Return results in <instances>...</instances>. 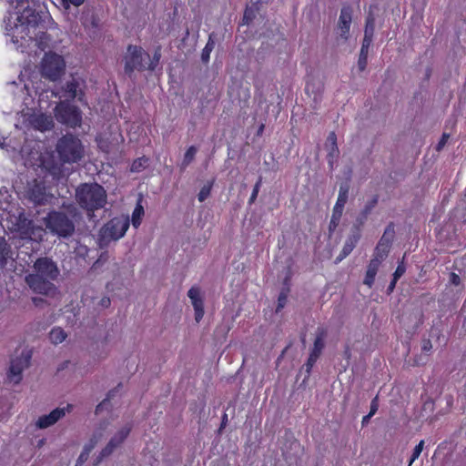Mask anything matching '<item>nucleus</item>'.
Masks as SVG:
<instances>
[{
	"instance_id": "c756f323",
	"label": "nucleus",
	"mask_w": 466,
	"mask_h": 466,
	"mask_svg": "<svg viewBox=\"0 0 466 466\" xmlns=\"http://www.w3.org/2000/svg\"><path fill=\"white\" fill-rule=\"evenodd\" d=\"M361 237L360 229L359 227H352L350 230V234L349 235L345 244H348L353 248L356 247V244L360 240Z\"/></svg>"
},
{
	"instance_id": "9b49d317",
	"label": "nucleus",
	"mask_w": 466,
	"mask_h": 466,
	"mask_svg": "<svg viewBox=\"0 0 466 466\" xmlns=\"http://www.w3.org/2000/svg\"><path fill=\"white\" fill-rule=\"evenodd\" d=\"M145 58L150 59L147 53H145L142 47L129 45L127 53L125 56V73L131 76L135 70L144 71L147 66L144 64Z\"/></svg>"
},
{
	"instance_id": "393cba45",
	"label": "nucleus",
	"mask_w": 466,
	"mask_h": 466,
	"mask_svg": "<svg viewBox=\"0 0 466 466\" xmlns=\"http://www.w3.org/2000/svg\"><path fill=\"white\" fill-rule=\"evenodd\" d=\"M215 47V39H214V33L210 34L208 36V43L206 44L205 47L202 50L201 53V61L203 64H208L209 62L210 53L213 51Z\"/></svg>"
},
{
	"instance_id": "f704fd0d",
	"label": "nucleus",
	"mask_w": 466,
	"mask_h": 466,
	"mask_svg": "<svg viewBox=\"0 0 466 466\" xmlns=\"http://www.w3.org/2000/svg\"><path fill=\"white\" fill-rule=\"evenodd\" d=\"M213 186V181H208L206 185L202 187L200 189L198 198L199 202H204L210 195L211 188Z\"/></svg>"
},
{
	"instance_id": "680f3d73",
	"label": "nucleus",
	"mask_w": 466,
	"mask_h": 466,
	"mask_svg": "<svg viewBox=\"0 0 466 466\" xmlns=\"http://www.w3.org/2000/svg\"><path fill=\"white\" fill-rule=\"evenodd\" d=\"M386 257L387 256L381 255V253H379L378 251L374 250V254H373V258L372 259H377L378 260V265L380 266V263L383 261V259Z\"/></svg>"
},
{
	"instance_id": "39448f33",
	"label": "nucleus",
	"mask_w": 466,
	"mask_h": 466,
	"mask_svg": "<svg viewBox=\"0 0 466 466\" xmlns=\"http://www.w3.org/2000/svg\"><path fill=\"white\" fill-rule=\"evenodd\" d=\"M75 197L79 207L86 211L91 227L95 228L98 220L94 212L106 204V189L96 182L82 183L76 187Z\"/></svg>"
},
{
	"instance_id": "49530a36",
	"label": "nucleus",
	"mask_w": 466,
	"mask_h": 466,
	"mask_svg": "<svg viewBox=\"0 0 466 466\" xmlns=\"http://www.w3.org/2000/svg\"><path fill=\"white\" fill-rule=\"evenodd\" d=\"M90 452L91 451L84 448L76 460V466H82L88 460Z\"/></svg>"
},
{
	"instance_id": "79ce46f5",
	"label": "nucleus",
	"mask_w": 466,
	"mask_h": 466,
	"mask_svg": "<svg viewBox=\"0 0 466 466\" xmlns=\"http://www.w3.org/2000/svg\"><path fill=\"white\" fill-rule=\"evenodd\" d=\"M450 137L451 135L449 133H442L441 138L439 139L437 145L435 146V151L441 152L447 145V142L449 141Z\"/></svg>"
},
{
	"instance_id": "6e6d98bb",
	"label": "nucleus",
	"mask_w": 466,
	"mask_h": 466,
	"mask_svg": "<svg viewBox=\"0 0 466 466\" xmlns=\"http://www.w3.org/2000/svg\"><path fill=\"white\" fill-rule=\"evenodd\" d=\"M450 282L454 286H459L461 284L460 276L456 272H451L450 274Z\"/></svg>"
},
{
	"instance_id": "338daca9",
	"label": "nucleus",
	"mask_w": 466,
	"mask_h": 466,
	"mask_svg": "<svg viewBox=\"0 0 466 466\" xmlns=\"http://www.w3.org/2000/svg\"><path fill=\"white\" fill-rule=\"evenodd\" d=\"M371 417H372L371 414H368V415L363 417L362 421H361V424H362L363 427L366 426L369 423V421H370Z\"/></svg>"
},
{
	"instance_id": "f03ea898",
	"label": "nucleus",
	"mask_w": 466,
	"mask_h": 466,
	"mask_svg": "<svg viewBox=\"0 0 466 466\" xmlns=\"http://www.w3.org/2000/svg\"><path fill=\"white\" fill-rule=\"evenodd\" d=\"M83 213L74 204L63 206V209H53L44 218L46 228L59 239L68 240L76 232L88 235L94 229L83 221Z\"/></svg>"
},
{
	"instance_id": "f8f14e48",
	"label": "nucleus",
	"mask_w": 466,
	"mask_h": 466,
	"mask_svg": "<svg viewBox=\"0 0 466 466\" xmlns=\"http://www.w3.org/2000/svg\"><path fill=\"white\" fill-rule=\"evenodd\" d=\"M352 14L353 8L350 5H346L342 6L337 25V34L339 35L337 38L338 44H339L340 40H342L343 43L347 42L350 37Z\"/></svg>"
},
{
	"instance_id": "774afa93",
	"label": "nucleus",
	"mask_w": 466,
	"mask_h": 466,
	"mask_svg": "<svg viewBox=\"0 0 466 466\" xmlns=\"http://www.w3.org/2000/svg\"><path fill=\"white\" fill-rule=\"evenodd\" d=\"M101 305L103 307L107 308L110 305V299L108 298H104L101 299Z\"/></svg>"
},
{
	"instance_id": "1a4fd4ad",
	"label": "nucleus",
	"mask_w": 466,
	"mask_h": 466,
	"mask_svg": "<svg viewBox=\"0 0 466 466\" xmlns=\"http://www.w3.org/2000/svg\"><path fill=\"white\" fill-rule=\"evenodd\" d=\"M55 116L58 122L69 127H79L82 122L81 110L67 102H59L55 109Z\"/></svg>"
},
{
	"instance_id": "6ab92c4d",
	"label": "nucleus",
	"mask_w": 466,
	"mask_h": 466,
	"mask_svg": "<svg viewBox=\"0 0 466 466\" xmlns=\"http://www.w3.org/2000/svg\"><path fill=\"white\" fill-rule=\"evenodd\" d=\"M65 92L67 97L71 99L78 98L79 101L83 100L84 93L80 88V84L74 78L71 81L66 82Z\"/></svg>"
},
{
	"instance_id": "2f4dec72",
	"label": "nucleus",
	"mask_w": 466,
	"mask_h": 466,
	"mask_svg": "<svg viewBox=\"0 0 466 466\" xmlns=\"http://www.w3.org/2000/svg\"><path fill=\"white\" fill-rule=\"evenodd\" d=\"M289 291H290L289 288H282L281 289L279 298H278V305L276 308V313L279 312L285 307L287 300H288V296H289Z\"/></svg>"
},
{
	"instance_id": "412c9836",
	"label": "nucleus",
	"mask_w": 466,
	"mask_h": 466,
	"mask_svg": "<svg viewBox=\"0 0 466 466\" xmlns=\"http://www.w3.org/2000/svg\"><path fill=\"white\" fill-rule=\"evenodd\" d=\"M327 336V332L325 329L319 328L316 334V339L314 340L313 349L311 350V354H316V356L319 357L324 347L325 342L324 339Z\"/></svg>"
},
{
	"instance_id": "c85d7f7f",
	"label": "nucleus",
	"mask_w": 466,
	"mask_h": 466,
	"mask_svg": "<svg viewBox=\"0 0 466 466\" xmlns=\"http://www.w3.org/2000/svg\"><path fill=\"white\" fill-rule=\"evenodd\" d=\"M144 215V208L141 205V198L138 199L137 206L133 212L132 223L135 228H137L141 221V216Z\"/></svg>"
},
{
	"instance_id": "72a5a7b5",
	"label": "nucleus",
	"mask_w": 466,
	"mask_h": 466,
	"mask_svg": "<svg viewBox=\"0 0 466 466\" xmlns=\"http://www.w3.org/2000/svg\"><path fill=\"white\" fill-rule=\"evenodd\" d=\"M198 148L195 146H191L187 148L184 155V159L182 162V166L186 167L188 166L195 158V156L197 154Z\"/></svg>"
},
{
	"instance_id": "f257e3e1",
	"label": "nucleus",
	"mask_w": 466,
	"mask_h": 466,
	"mask_svg": "<svg viewBox=\"0 0 466 466\" xmlns=\"http://www.w3.org/2000/svg\"><path fill=\"white\" fill-rule=\"evenodd\" d=\"M15 3L16 10V21L14 26L6 30L11 31L12 41L18 43L19 39L32 41L39 33L44 34L46 29V24L51 20V16L45 6L38 0H12Z\"/></svg>"
},
{
	"instance_id": "13d9d810",
	"label": "nucleus",
	"mask_w": 466,
	"mask_h": 466,
	"mask_svg": "<svg viewBox=\"0 0 466 466\" xmlns=\"http://www.w3.org/2000/svg\"><path fill=\"white\" fill-rule=\"evenodd\" d=\"M379 409V403H378V397H375L370 403V410L369 414H371L373 416Z\"/></svg>"
},
{
	"instance_id": "603ef678",
	"label": "nucleus",
	"mask_w": 466,
	"mask_h": 466,
	"mask_svg": "<svg viewBox=\"0 0 466 466\" xmlns=\"http://www.w3.org/2000/svg\"><path fill=\"white\" fill-rule=\"evenodd\" d=\"M255 18L254 11L251 8H246L243 15V21L246 24H249Z\"/></svg>"
},
{
	"instance_id": "0eeeda50",
	"label": "nucleus",
	"mask_w": 466,
	"mask_h": 466,
	"mask_svg": "<svg viewBox=\"0 0 466 466\" xmlns=\"http://www.w3.org/2000/svg\"><path fill=\"white\" fill-rule=\"evenodd\" d=\"M129 228V218L116 217L105 224L98 234L97 245L101 249L108 247L111 241L121 238Z\"/></svg>"
},
{
	"instance_id": "864d4df0",
	"label": "nucleus",
	"mask_w": 466,
	"mask_h": 466,
	"mask_svg": "<svg viewBox=\"0 0 466 466\" xmlns=\"http://www.w3.org/2000/svg\"><path fill=\"white\" fill-rule=\"evenodd\" d=\"M406 271V267L404 265V262L402 261L397 268V269L395 270L394 274H393V279H395V280H398Z\"/></svg>"
},
{
	"instance_id": "58836bf2",
	"label": "nucleus",
	"mask_w": 466,
	"mask_h": 466,
	"mask_svg": "<svg viewBox=\"0 0 466 466\" xmlns=\"http://www.w3.org/2000/svg\"><path fill=\"white\" fill-rule=\"evenodd\" d=\"M109 258L108 251H103L99 258L93 263L92 268L93 269H96L103 266Z\"/></svg>"
},
{
	"instance_id": "5fc2aeb1",
	"label": "nucleus",
	"mask_w": 466,
	"mask_h": 466,
	"mask_svg": "<svg viewBox=\"0 0 466 466\" xmlns=\"http://www.w3.org/2000/svg\"><path fill=\"white\" fill-rule=\"evenodd\" d=\"M375 250L379 253H381V255L388 256V253L390 251V247H388L386 244L383 243H378V245L375 248Z\"/></svg>"
},
{
	"instance_id": "0e129e2a",
	"label": "nucleus",
	"mask_w": 466,
	"mask_h": 466,
	"mask_svg": "<svg viewBox=\"0 0 466 466\" xmlns=\"http://www.w3.org/2000/svg\"><path fill=\"white\" fill-rule=\"evenodd\" d=\"M290 276L287 275L283 280V287L282 288H289L290 289Z\"/></svg>"
},
{
	"instance_id": "c9c22d12",
	"label": "nucleus",
	"mask_w": 466,
	"mask_h": 466,
	"mask_svg": "<svg viewBox=\"0 0 466 466\" xmlns=\"http://www.w3.org/2000/svg\"><path fill=\"white\" fill-rule=\"evenodd\" d=\"M368 54L369 50L360 49L359 59H358V69L360 72H363L368 64Z\"/></svg>"
},
{
	"instance_id": "a211bd4d",
	"label": "nucleus",
	"mask_w": 466,
	"mask_h": 466,
	"mask_svg": "<svg viewBox=\"0 0 466 466\" xmlns=\"http://www.w3.org/2000/svg\"><path fill=\"white\" fill-rule=\"evenodd\" d=\"M13 256L11 245L4 237H0V270L5 268L9 259H14Z\"/></svg>"
},
{
	"instance_id": "2eb2a0df",
	"label": "nucleus",
	"mask_w": 466,
	"mask_h": 466,
	"mask_svg": "<svg viewBox=\"0 0 466 466\" xmlns=\"http://www.w3.org/2000/svg\"><path fill=\"white\" fill-rule=\"evenodd\" d=\"M187 297L191 300V304L195 310V320L199 322L204 316V297L201 294V289L199 287L193 286L187 291Z\"/></svg>"
},
{
	"instance_id": "7c9ffc66",
	"label": "nucleus",
	"mask_w": 466,
	"mask_h": 466,
	"mask_svg": "<svg viewBox=\"0 0 466 466\" xmlns=\"http://www.w3.org/2000/svg\"><path fill=\"white\" fill-rule=\"evenodd\" d=\"M374 30H375V17L371 14V12H370L366 18L364 35L373 37Z\"/></svg>"
},
{
	"instance_id": "ddd939ff",
	"label": "nucleus",
	"mask_w": 466,
	"mask_h": 466,
	"mask_svg": "<svg viewBox=\"0 0 466 466\" xmlns=\"http://www.w3.org/2000/svg\"><path fill=\"white\" fill-rule=\"evenodd\" d=\"M31 354L30 352L23 351L21 356L13 360L9 368L8 377L15 384L19 383L22 380V372L30 364Z\"/></svg>"
},
{
	"instance_id": "4c0bfd02",
	"label": "nucleus",
	"mask_w": 466,
	"mask_h": 466,
	"mask_svg": "<svg viewBox=\"0 0 466 466\" xmlns=\"http://www.w3.org/2000/svg\"><path fill=\"white\" fill-rule=\"evenodd\" d=\"M147 161H148V158H147L145 157L136 159L131 166V171L132 172L141 171L143 168L146 167Z\"/></svg>"
},
{
	"instance_id": "a18cd8bd",
	"label": "nucleus",
	"mask_w": 466,
	"mask_h": 466,
	"mask_svg": "<svg viewBox=\"0 0 466 466\" xmlns=\"http://www.w3.org/2000/svg\"><path fill=\"white\" fill-rule=\"evenodd\" d=\"M343 209H344L343 208L334 206L331 219H330L331 221H333V224L339 223L340 218L342 217Z\"/></svg>"
},
{
	"instance_id": "8fccbe9b",
	"label": "nucleus",
	"mask_w": 466,
	"mask_h": 466,
	"mask_svg": "<svg viewBox=\"0 0 466 466\" xmlns=\"http://www.w3.org/2000/svg\"><path fill=\"white\" fill-rule=\"evenodd\" d=\"M369 215L364 213L362 210L360 211V213L359 214V216L357 217L356 218V222L355 224L353 225V227H359V228L360 229V228L364 225V223L366 222L367 218H368Z\"/></svg>"
},
{
	"instance_id": "aec40b11",
	"label": "nucleus",
	"mask_w": 466,
	"mask_h": 466,
	"mask_svg": "<svg viewBox=\"0 0 466 466\" xmlns=\"http://www.w3.org/2000/svg\"><path fill=\"white\" fill-rule=\"evenodd\" d=\"M350 188V177H349L347 179H345V181L340 183L339 196H338V199H337L335 206L344 208V207L348 201Z\"/></svg>"
},
{
	"instance_id": "37998d69",
	"label": "nucleus",
	"mask_w": 466,
	"mask_h": 466,
	"mask_svg": "<svg viewBox=\"0 0 466 466\" xmlns=\"http://www.w3.org/2000/svg\"><path fill=\"white\" fill-rule=\"evenodd\" d=\"M261 184H262V177H259L253 187L252 194L249 198V200H248L249 205H252L256 201Z\"/></svg>"
},
{
	"instance_id": "20e7f679",
	"label": "nucleus",
	"mask_w": 466,
	"mask_h": 466,
	"mask_svg": "<svg viewBox=\"0 0 466 466\" xmlns=\"http://www.w3.org/2000/svg\"><path fill=\"white\" fill-rule=\"evenodd\" d=\"M57 263L48 257L36 258L32 266V272L25 276V281L29 289L36 294L46 298H55L58 288L55 284L60 277Z\"/></svg>"
},
{
	"instance_id": "5701e85b",
	"label": "nucleus",
	"mask_w": 466,
	"mask_h": 466,
	"mask_svg": "<svg viewBox=\"0 0 466 466\" xmlns=\"http://www.w3.org/2000/svg\"><path fill=\"white\" fill-rule=\"evenodd\" d=\"M378 260L377 259H371L366 272L365 279L363 280V283L370 288L374 283L375 276L377 274V271L379 269Z\"/></svg>"
},
{
	"instance_id": "dca6fc26",
	"label": "nucleus",
	"mask_w": 466,
	"mask_h": 466,
	"mask_svg": "<svg viewBox=\"0 0 466 466\" xmlns=\"http://www.w3.org/2000/svg\"><path fill=\"white\" fill-rule=\"evenodd\" d=\"M65 414V409L56 408L49 414L39 417L35 425L39 429H46L57 422Z\"/></svg>"
},
{
	"instance_id": "9d476101",
	"label": "nucleus",
	"mask_w": 466,
	"mask_h": 466,
	"mask_svg": "<svg viewBox=\"0 0 466 466\" xmlns=\"http://www.w3.org/2000/svg\"><path fill=\"white\" fill-rule=\"evenodd\" d=\"M25 198L35 206H42L50 203L53 195L47 192L43 180L34 179L27 183Z\"/></svg>"
},
{
	"instance_id": "f3484780",
	"label": "nucleus",
	"mask_w": 466,
	"mask_h": 466,
	"mask_svg": "<svg viewBox=\"0 0 466 466\" xmlns=\"http://www.w3.org/2000/svg\"><path fill=\"white\" fill-rule=\"evenodd\" d=\"M30 124L40 131L50 130L54 127L53 117L45 114L33 115L30 117Z\"/></svg>"
},
{
	"instance_id": "b1692460",
	"label": "nucleus",
	"mask_w": 466,
	"mask_h": 466,
	"mask_svg": "<svg viewBox=\"0 0 466 466\" xmlns=\"http://www.w3.org/2000/svg\"><path fill=\"white\" fill-rule=\"evenodd\" d=\"M66 337L67 334L60 327H56L49 332V339L55 345L62 343L66 339Z\"/></svg>"
},
{
	"instance_id": "423d86ee",
	"label": "nucleus",
	"mask_w": 466,
	"mask_h": 466,
	"mask_svg": "<svg viewBox=\"0 0 466 466\" xmlns=\"http://www.w3.org/2000/svg\"><path fill=\"white\" fill-rule=\"evenodd\" d=\"M11 229L19 233L22 238H28L34 241H41L45 234L42 226H37L24 208H16L15 212L10 213Z\"/></svg>"
},
{
	"instance_id": "4d7b16f0",
	"label": "nucleus",
	"mask_w": 466,
	"mask_h": 466,
	"mask_svg": "<svg viewBox=\"0 0 466 466\" xmlns=\"http://www.w3.org/2000/svg\"><path fill=\"white\" fill-rule=\"evenodd\" d=\"M372 39L373 37L364 35L360 49L369 50L370 46H371Z\"/></svg>"
},
{
	"instance_id": "de8ad7c7",
	"label": "nucleus",
	"mask_w": 466,
	"mask_h": 466,
	"mask_svg": "<svg viewBox=\"0 0 466 466\" xmlns=\"http://www.w3.org/2000/svg\"><path fill=\"white\" fill-rule=\"evenodd\" d=\"M32 303L36 307L40 309H44L46 306H48V302L46 299H43L41 297H33L32 298Z\"/></svg>"
},
{
	"instance_id": "7ed1b4c3",
	"label": "nucleus",
	"mask_w": 466,
	"mask_h": 466,
	"mask_svg": "<svg viewBox=\"0 0 466 466\" xmlns=\"http://www.w3.org/2000/svg\"><path fill=\"white\" fill-rule=\"evenodd\" d=\"M56 152L57 159L49 157L44 159L42 164L54 179L60 180L68 175V169L65 167V165L80 163L85 157L86 150L78 137L67 133L57 140Z\"/></svg>"
},
{
	"instance_id": "e2e57ef3",
	"label": "nucleus",
	"mask_w": 466,
	"mask_h": 466,
	"mask_svg": "<svg viewBox=\"0 0 466 466\" xmlns=\"http://www.w3.org/2000/svg\"><path fill=\"white\" fill-rule=\"evenodd\" d=\"M108 456H103V450L100 451L99 455L96 458L94 464L98 465L105 458Z\"/></svg>"
},
{
	"instance_id": "a878e982",
	"label": "nucleus",
	"mask_w": 466,
	"mask_h": 466,
	"mask_svg": "<svg viewBox=\"0 0 466 466\" xmlns=\"http://www.w3.org/2000/svg\"><path fill=\"white\" fill-rule=\"evenodd\" d=\"M327 150V161L330 171H333L335 168V165L338 161L339 156V147H325Z\"/></svg>"
},
{
	"instance_id": "ea45409f",
	"label": "nucleus",
	"mask_w": 466,
	"mask_h": 466,
	"mask_svg": "<svg viewBox=\"0 0 466 466\" xmlns=\"http://www.w3.org/2000/svg\"><path fill=\"white\" fill-rule=\"evenodd\" d=\"M378 201H379V196L378 195H374L371 198V200H370L363 208L362 211L368 215H370L372 210L374 209V208L377 206L378 204Z\"/></svg>"
},
{
	"instance_id": "cd10ccee",
	"label": "nucleus",
	"mask_w": 466,
	"mask_h": 466,
	"mask_svg": "<svg viewBox=\"0 0 466 466\" xmlns=\"http://www.w3.org/2000/svg\"><path fill=\"white\" fill-rule=\"evenodd\" d=\"M394 234H395V231H394L393 223H390L387 226V228H385V231H384L382 237L380 238L379 243H383L384 245L386 244L388 247H390V243L394 238Z\"/></svg>"
},
{
	"instance_id": "09e8293b",
	"label": "nucleus",
	"mask_w": 466,
	"mask_h": 466,
	"mask_svg": "<svg viewBox=\"0 0 466 466\" xmlns=\"http://www.w3.org/2000/svg\"><path fill=\"white\" fill-rule=\"evenodd\" d=\"M338 147V144H337V136L335 134V132H330L327 137V141L325 143V147Z\"/></svg>"
},
{
	"instance_id": "473e14b6",
	"label": "nucleus",
	"mask_w": 466,
	"mask_h": 466,
	"mask_svg": "<svg viewBox=\"0 0 466 466\" xmlns=\"http://www.w3.org/2000/svg\"><path fill=\"white\" fill-rule=\"evenodd\" d=\"M103 438V432L101 431H96L93 433L90 438L88 443H86L84 448L92 451V450L96 447L98 441Z\"/></svg>"
},
{
	"instance_id": "4468645a",
	"label": "nucleus",
	"mask_w": 466,
	"mask_h": 466,
	"mask_svg": "<svg viewBox=\"0 0 466 466\" xmlns=\"http://www.w3.org/2000/svg\"><path fill=\"white\" fill-rule=\"evenodd\" d=\"M132 428L133 424L131 422H127L119 431H117L103 449V456H110L116 449L120 447L128 437Z\"/></svg>"
},
{
	"instance_id": "4be33fe9",
	"label": "nucleus",
	"mask_w": 466,
	"mask_h": 466,
	"mask_svg": "<svg viewBox=\"0 0 466 466\" xmlns=\"http://www.w3.org/2000/svg\"><path fill=\"white\" fill-rule=\"evenodd\" d=\"M432 350V344L431 341L428 339H424L421 341V350L422 355L420 356V358L414 359V365L420 366L423 365L427 362L429 355L431 354Z\"/></svg>"
},
{
	"instance_id": "e433bc0d",
	"label": "nucleus",
	"mask_w": 466,
	"mask_h": 466,
	"mask_svg": "<svg viewBox=\"0 0 466 466\" xmlns=\"http://www.w3.org/2000/svg\"><path fill=\"white\" fill-rule=\"evenodd\" d=\"M160 57H161V47L160 46H157L156 49H155V52L153 54V57L148 65V66L147 67V69L150 70V71H154L155 68L157 67V66L158 65L159 63V60H160Z\"/></svg>"
},
{
	"instance_id": "a19ab883",
	"label": "nucleus",
	"mask_w": 466,
	"mask_h": 466,
	"mask_svg": "<svg viewBox=\"0 0 466 466\" xmlns=\"http://www.w3.org/2000/svg\"><path fill=\"white\" fill-rule=\"evenodd\" d=\"M353 247L344 244L342 250L340 251L339 255L336 258L335 263L338 264L341 260H343L346 257H348L351 251L353 250Z\"/></svg>"
},
{
	"instance_id": "69168bd1",
	"label": "nucleus",
	"mask_w": 466,
	"mask_h": 466,
	"mask_svg": "<svg viewBox=\"0 0 466 466\" xmlns=\"http://www.w3.org/2000/svg\"><path fill=\"white\" fill-rule=\"evenodd\" d=\"M396 282H397V280H395V279H392V280L390 281V285L388 287V289H387L388 293H390V292L393 291V289L395 288V285H396Z\"/></svg>"
},
{
	"instance_id": "3c124183",
	"label": "nucleus",
	"mask_w": 466,
	"mask_h": 466,
	"mask_svg": "<svg viewBox=\"0 0 466 466\" xmlns=\"http://www.w3.org/2000/svg\"><path fill=\"white\" fill-rule=\"evenodd\" d=\"M85 2V0H62L60 5L65 8V9H68L70 5H73L75 6H79L81 5L83 3Z\"/></svg>"
},
{
	"instance_id": "bb28decb",
	"label": "nucleus",
	"mask_w": 466,
	"mask_h": 466,
	"mask_svg": "<svg viewBox=\"0 0 466 466\" xmlns=\"http://www.w3.org/2000/svg\"><path fill=\"white\" fill-rule=\"evenodd\" d=\"M319 357L316 356V354H309V357L305 364V372H306V375L302 380V382L300 383L299 387H303L305 388L306 387V384H307V380H309V376H310V373H311V370H312V367L314 366V364L316 363L317 360L319 359Z\"/></svg>"
},
{
	"instance_id": "bf43d9fd",
	"label": "nucleus",
	"mask_w": 466,
	"mask_h": 466,
	"mask_svg": "<svg viewBox=\"0 0 466 466\" xmlns=\"http://www.w3.org/2000/svg\"><path fill=\"white\" fill-rule=\"evenodd\" d=\"M121 386L122 384L119 383L116 388L110 390L106 394V400H108L109 401L112 398H114Z\"/></svg>"
},
{
	"instance_id": "052dcab7",
	"label": "nucleus",
	"mask_w": 466,
	"mask_h": 466,
	"mask_svg": "<svg viewBox=\"0 0 466 466\" xmlns=\"http://www.w3.org/2000/svg\"><path fill=\"white\" fill-rule=\"evenodd\" d=\"M107 403L108 400L104 399L98 405H96L95 410L96 414H99L100 412H102V410H104Z\"/></svg>"
},
{
	"instance_id": "c03bdc74",
	"label": "nucleus",
	"mask_w": 466,
	"mask_h": 466,
	"mask_svg": "<svg viewBox=\"0 0 466 466\" xmlns=\"http://www.w3.org/2000/svg\"><path fill=\"white\" fill-rule=\"evenodd\" d=\"M423 444H424V441H420L419 442L418 445H416V447L414 448L413 451H412V455L411 457L410 458V466H411V464L413 463V461L415 460H417L419 458V456L420 455V452L423 449Z\"/></svg>"
},
{
	"instance_id": "6e6552de",
	"label": "nucleus",
	"mask_w": 466,
	"mask_h": 466,
	"mask_svg": "<svg viewBox=\"0 0 466 466\" xmlns=\"http://www.w3.org/2000/svg\"><path fill=\"white\" fill-rule=\"evenodd\" d=\"M66 64L63 57L56 53H46L41 62V76L51 81H56L65 73Z\"/></svg>"
}]
</instances>
